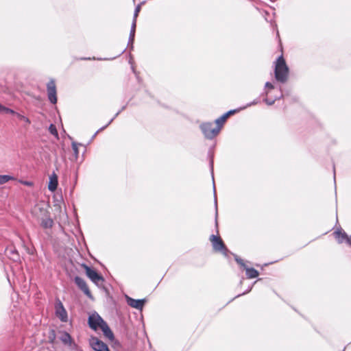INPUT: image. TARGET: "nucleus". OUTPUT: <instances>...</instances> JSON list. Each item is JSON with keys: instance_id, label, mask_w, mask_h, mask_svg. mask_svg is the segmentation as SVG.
I'll list each match as a JSON object with an SVG mask.
<instances>
[{"instance_id": "1a4fd4ad", "label": "nucleus", "mask_w": 351, "mask_h": 351, "mask_svg": "<svg viewBox=\"0 0 351 351\" xmlns=\"http://www.w3.org/2000/svg\"><path fill=\"white\" fill-rule=\"evenodd\" d=\"M49 100L53 104L57 102L56 86L54 80H50L47 86Z\"/></svg>"}, {"instance_id": "39448f33", "label": "nucleus", "mask_w": 351, "mask_h": 351, "mask_svg": "<svg viewBox=\"0 0 351 351\" xmlns=\"http://www.w3.org/2000/svg\"><path fill=\"white\" fill-rule=\"evenodd\" d=\"M210 241H211L213 249L215 251H220L226 256L228 250L220 237L213 234L210 237Z\"/></svg>"}, {"instance_id": "7ed1b4c3", "label": "nucleus", "mask_w": 351, "mask_h": 351, "mask_svg": "<svg viewBox=\"0 0 351 351\" xmlns=\"http://www.w3.org/2000/svg\"><path fill=\"white\" fill-rule=\"evenodd\" d=\"M49 213L47 206L43 202L36 204L32 210V214L37 221L45 217Z\"/></svg>"}, {"instance_id": "4be33fe9", "label": "nucleus", "mask_w": 351, "mask_h": 351, "mask_svg": "<svg viewBox=\"0 0 351 351\" xmlns=\"http://www.w3.org/2000/svg\"><path fill=\"white\" fill-rule=\"evenodd\" d=\"M49 130L50 132V133L53 135H54L56 137H58V131L56 130V128L54 125L53 124H51L49 128Z\"/></svg>"}, {"instance_id": "c756f323", "label": "nucleus", "mask_w": 351, "mask_h": 351, "mask_svg": "<svg viewBox=\"0 0 351 351\" xmlns=\"http://www.w3.org/2000/svg\"><path fill=\"white\" fill-rule=\"evenodd\" d=\"M4 110H5V106H2L0 104V113L1 114H4Z\"/></svg>"}, {"instance_id": "6e6552de", "label": "nucleus", "mask_w": 351, "mask_h": 351, "mask_svg": "<svg viewBox=\"0 0 351 351\" xmlns=\"http://www.w3.org/2000/svg\"><path fill=\"white\" fill-rule=\"evenodd\" d=\"M90 345L95 351H110L108 346L95 337L90 339Z\"/></svg>"}, {"instance_id": "473e14b6", "label": "nucleus", "mask_w": 351, "mask_h": 351, "mask_svg": "<svg viewBox=\"0 0 351 351\" xmlns=\"http://www.w3.org/2000/svg\"><path fill=\"white\" fill-rule=\"evenodd\" d=\"M24 184L25 185H27V186H31L32 185V183L31 182H25Z\"/></svg>"}, {"instance_id": "72a5a7b5", "label": "nucleus", "mask_w": 351, "mask_h": 351, "mask_svg": "<svg viewBox=\"0 0 351 351\" xmlns=\"http://www.w3.org/2000/svg\"><path fill=\"white\" fill-rule=\"evenodd\" d=\"M333 171H334V179L335 180V168L333 169Z\"/></svg>"}, {"instance_id": "5701e85b", "label": "nucleus", "mask_w": 351, "mask_h": 351, "mask_svg": "<svg viewBox=\"0 0 351 351\" xmlns=\"http://www.w3.org/2000/svg\"><path fill=\"white\" fill-rule=\"evenodd\" d=\"M78 145L79 144H77V143H75V142L72 143V148H73V150L74 152V154H75L76 158L77 157V156L79 154Z\"/></svg>"}, {"instance_id": "f8f14e48", "label": "nucleus", "mask_w": 351, "mask_h": 351, "mask_svg": "<svg viewBox=\"0 0 351 351\" xmlns=\"http://www.w3.org/2000/svg\"><path fill=\"white\" fill-rule=\"evenodd\" d=\"M127 303L129 306L138 310H141L146 302L145 300H135L126 296Z\"/></svg>"}, {"instance_id": "cd10ccee", "label": "nucleus", "mask_w": 351, "mask_h": 351, "mask_svg": "<svg viewBox=\"0 0 351 351\" xmlns=\"http://www.w3.org/2000/svg\"><path fill=\"white\" fill-rule=\"evenodd\" d=\"M265 88H267L269 89H273L274 88V86L272 84H271L270 82H266L265 84Z\"/></svg>"}, {"instance_id": "9b49d317", "label": "nucleus", "mask_w": 351, "mask_h": 351, "mask_svg": "<svg viewBox=\"0 0 351 351\" xmlns=\"http://www.w3.org/2000/svg\"><path fill=\"white\" fill-rule=\"evenodd\" d=\"M75 283L77 287L84 292V293L89 298H93L92 294L86 285V282L84 279L79 276H76L74 278Z\"/></svg>"}, {"instance_id": "2eb2a0df", "label": "nucleus", "mask_w": 351, "mask_h": 351, "mask_svg": "<svg viewBox=\"0 0 351 351\" xmlns=\"http://www.w3.org/2000/svg\"><path fill=\"white\" fill-rule=\"evenodd\" d=\"M57 186H58V176H56V173H53L49 177L48 189L50 191L53 192L56 190Z\"/></svg>"}, {"instance_id": "c85d7f7f", "label": "nucleus", "mask_w": 351, "mask_h": 351, "mask_svg": "<svg viewBox=\"0 0 351 351\" xmlns=\"http://www.w3.org/2000/svg\"><path fill=\"white\" fill-rule=\"evenodd\" d=\"M264 101L267 103V104L271 106L274 103V100H269L267 98L265 99Z\"/></svg>"}, {"instance_id": "412c9836", "label": "nucleus", "mask_w": 351, "mask_h": 351, "mask_svg": "<svg viewBox=\"0 0 351 351\" xmlns=\"http://www.w3.org/2000/svg\"><path fill=\"white\" fill-rule=\"evenodd\" d=\"M135 32H136V30H134V29H130L128 45H131L132 48L133 47V43L134 40Z\"/></svg>"}, {"instance_id": "6ab92c4d", "label": "nucleus", "mask_w": 351, "mask_h": 351, "mask_svg": "<svg viewBox=\"0 0 351 351\" xmlns=\"http://www.w3.org/2000/svg\"><path fill=\"white\" fill-rule=\"evenodd\" d=\"M228 118V114H223L215 121V123L217 124L216 126H220V129L221 128L223 124L226 121V120Z\"/></svg>"}, {"instance_id": "393cba45", "label": "nucleus", "mask_w": 351, "mask_h": 351, "mask_svg": "<svg viewBox=\"0 0 351 351\" xmlns=\"http://www.w3.org/2000/svg\"><path fill=\"white\" fill-rule=\"evenodd\" d=\"M8 113L16 115V112L12 109L5 107L4 114H8Z\"/></svg>"}, {"instance_id": "7c9ffc66", "label": "nucleus", "mask_w": 351, "mask_h": 351, "mask_svg": "<svg viewBox=\"0 0 351 351\" xmlns=\"http://www.w3.org/2000/svg\"><path fill=\"white\" fill-rule=\"evenodd\" d=\"M235 110H230L228 112L225 113V114H228V117L230 115L234 113Z\"/></svg>"}, {"instance_id": "4468645a", "label": "nucleus", "mask_w": 351, "mask_h": 351, "mask_svg": "<svg viewBox=\"0 0 351 351\" xmlns=\"http://www.w3.org/2000/svg\"><path fill=\"white\" fill-rule=\"evenodd\" d=\"M38 221L43 228H51L53 224V221L50 217V213L45 216V217L40 219Z\"/></svg>"}, {"instance_id": "a211bd4d", "label": "nucleus", "mask_w": 351, "mask_h": 351, "mask_svg": "<svg viewBox=\"0 0 351 351\" xmlns=\"http://www.w3.org/2000/svg\"><path fill=\"white\" fill-rule=\"evenodd\" d=\"M15 178L13 176L9 175H0V185L7 183L10 180H14Z\"/></svg>"}, {"instance_id": "423d86ee", "label": "nucleus", "mask_w": 351, "mask_h": 351, "mask_svg": "<svg viewBox=\"0 0 351 351\" xmlns=\"http://www.w3.org/2000/svg\"><path fill=\"white\" fill-rule=\"evenodd\" d=\"M56 315L62 322H66L68 321V315L62 302L57 300L55 304Z\"/></svg>"}, {"instance_id": "f3484780", "label": "nucleus", "mask_w": 351, "mask_h": 351, "mask_svg": "<svg viewBox=\"0 0 351 351\" xmlns=\"http://www.w3.org/2000/svg\"><path fill=\"white\" fill-rule=\"evenodd\" d=\"M60 340L65 344H71L72 339L71 335L67 332H64L60 337Z\"/></svg>"}, {"instance_id": "0eeeda50", "label": "nucleus", "mask_w": 351, "mask_h": 351, "mask_svg": "<svg viewBox=\"0 0 351 351\" xmlns=\"http://www.w3.org/2000/svg\"><path fill=\"white\" fill-rule=\"evenodd\" d=\"M104 322L105 321L96 313H93L88 317V325L90 328L94 330L100 328Z\"/></svg>"}, {"instance_id": "c9c22d12", "label": "nucleus", "mask_w": 351, "mask_h": 351, "mask_svg": "<svg viewBox=\"0 0 351 351\" xmlns=\"http://www.w3.org/2000/svg\"><path fill=\"white\" fill-rule=\"evenodd\" d=\"M101 130H99L96 133L94 134V136L97 135V133H98Z\"/></svg>"}, {"instance_id": "9d476101", "label": "nucleus", "mask_w": 351, "mask_h": 351, "mask_svg": "<svg viewBox=\"0 0 351 351\" xmlns=\"http://www.w3.org/2000/svg\"><path fill=\"white\" fill-rule=\"evenodd\" d=\"M334 234L339 243L346 242L351 246V237L348 236L341 228L337 230Z\"/></svg>"}, {"instance_id": "aec40b11", "label": "nucleus", "mask_w": 351, "mask_h": 351, "mask_svg": "<svg viewBox=\"0 0 351 351\" xmlns=\"http://www.w3.org/2000/svg\"><path fill=\"white\" fill-rule=\"evenodd\" d=\"M16 116L20 121H24L27 125H29L31 123L30 120L27 117L19 113H16Z\"/></svg>"}, {"instance_id": "a878e982", "label": "nucleus", "mask_w": 351, "mask_h": 351, "mask_svg": "<svg viewBox=\"0 0 351 351\" xmlns=\"http://www.w3.org/2000/svg\"><path fill=\"white\" fill-rule=\"evenodd\" d=\"M235 260L237 262V263H239L241 266L243 267L244 268L246 267V265H245V263H243V261L241 258L237 257L235 258Z\"/></svg>"}, {"instance_id": "f257e3e1", "label": "nucleus", "mask_w": 351, "mask_h": 351, "mask_svg": "<svg viewBox=\"0 0 351 351\" xmlns=\"http://www.w3.org/2000/svg\"><path fill=\"white\" fill-rule=\"evenodd\" d=\"M275 78L280 82H285L287 80L289 68L282 56L278 58L275 64Z\"/></svg>"}, {"instance_id": "bb28decb", "label": "nucleus", "mask_w": 351, "mask_h": 351, "mask_svg": "<svg viewBox=\"0 0 351 351\" xmlns=\"http://www.w3.org/2000/svg\"><path fill=\"white\" fill-rule=\"evenodd\" d=\"M136 19H133V21L131 26V29L136 30Z\"/></svg>"}, {"instance_id": "f03ea898", "label": "nucleus", "mask_w": 351, "mask_h": 351, "mask_svg": "<svg viewBox=\"0 0 351 351\" xmlns=\"http://www.w3.org/2000/svg\"><path fill=\"white\" fill-rule=\"evenodd\" d=\"M201 130L206 138L212 139L220 132V126H215L212 123H205L201 125Z\"/></svg>"}, {"instance_id": "dca6fc26", "label": "nucleus", "mask_w": 351, "mask_h": 351, "mask_svg": "<svg viewBox=\"0 0 351 351\" xmlns=\"http://www.w3.org/2000/svg\"><path fill=\"white\" fill-rule=\"evenodd\" d=\"M246 271V276L248 278H254L258 276V272L254 268H245Z\"/></svg>"}, {"instance_id": "f704fd0d", "label": "nucleus", "mask_w": 351, "mask_h": 351, "mask_svg": "<svg viewBox=\"0 0 351 351\" xmlns=\"http://www.w3.org/2000/svg\"><path fill=\"white\" fill-rule=\"evenodd\" d=\"M257 103H258V101H254L252 102V104H257Z\"/></svg>"}, {"instance_id": "20e7f679", "label": "nucleus", "mask_w": 351, "mask_h": 351, "mask_svg": "<svg viewBox=\"0 0 351 351\" xmlns=\"http://www.w3.org/2000/svg\"><path fill=\"white\" fill-rule=\"evenodd\" d=\"M83 267L85 269L86 276L90 278V280L93 282H94L97 286L101 285L104 282V278L100 274H99L94 269H92L91 267L86 265H84Z\"/></svg>"}, {"instance_id": "e433bc0d", "label": "nucleus", "mask_w": 351, "mask_h": 351, "mask_svg": "<svg viewBox=\"0 0 351 351\" xmlns=\"http://www.w3.org/2000/svg\"><path fill=\"white\" fill-rule=\"evenodd\" d=\"M101 130H99L96 133L94 134V136L97 135V133H98Z\"/></svg>"}, {"instance_id": "2f4dec72", "label": "nucleus", "mask_w": 351, "mask_h": 351, "mask_svg": "<svg viewBox=\"0 0 351 351\" xmlns=\"http://www.w3.org/2000/svg\"><path fill=\"white\" fill-rule=\"evenodd\" d=\"M113 119H110V121L108 122V123L106 126H104V127L101 128L100 130H103V129H104L105 128H106L109 124H110V123H111V122L113 121Z\"/></svg>"}, {"instance_id": "58836bf2", "label": "nucleus", "mask_w": 351, "mask_h": 351, "mask_svg": "<svg viewBox=\"0 0 351 351\" xmlns=\"http://www.w3.org/2000/svg\"><path fill=\"white\" fill-rule=\"evenodd\" d=\"M215 205L217 206V200L216 199L215 200Z\"/></svg>"}, {"instance_id": "4c0bfd02", "label": "nucleus", "mask_w": 351, "mask_h": 351, "mask_svg": "<svg viewBox=\"0 0 351 351\" xmlns=\"http://www.w3.org/2000/svg\"><path fill=\"white\" fill-rule=\"evenodd\" d=\"M213 188H214V191L215 192V185L213 186Z\"/></svg>"}, {"instance_id": "b1692460", "label": "nucleus", "mask_w": 351, "mask_h": 351, "mask_svg": "<svg viewBox=\"0 0 351 351\" xmlns=\"http://www.w3.org/2000/svg\"><path fill=\"white\" fill-rule=\"evenodd\" d=\"M141 10V5H138L136 6V8H135V10H134V18L133 19H136L138 15V13Z\"/></svg>"}, {"instance_id": "ddd939ff", "label": "nucleus", "mask_w": 351, "mask_h": 351, "mask_svg": "<svg viewBox=\"0 0 351 351\" xmlns=\"http://www.w3.org/2000/svg\"><path fill=\"white\" fill-rule=\"evenodd\" d=\"M100 329L102 330L104 335L108 338L110 341H113L114 339V336L107 323L104 322L101 326Z\"/></svg>"}]
</instances>
